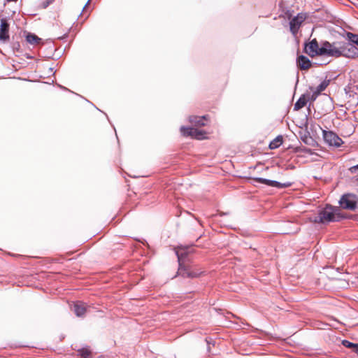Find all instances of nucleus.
<instances>
[{
    "label": "nucleus",
    "mask_w": 358,
    "mask_h": 358,
    "mask_svg": "<svg viewBox=\"0 0 358 358\" xmlns=\"http://www.w3.org/2000/svg\"><path fill=\"white\" fill-rule=\"evenodd\" d=\"M320 47L316 38H313L309 43L305 44L304 52L310 57L321 55Z\"/></svg>",
    "instance_id": "obj_8"
},
{
    "label": "nucleus",
    "mask_w": 358,
    "mask_h": 358,
    "mask_svg": "<svg viewBox=\"0 0 358 358\" xmlns=\"http://www.w3.org/2000/svg\"><path fill=\"white\" fill-rule=\"evenodd\" d=\"M323 138L325 142L331 146L339 147L343 143L342 139L331 131L323 130Z\"/></svg>",
    "instance_id": "obj_6"
},
{
    "label": "nucleus",
    "mask_w": 358,
    "mask_h": 358,
    "mask_svg": "<svg viewBox=\"0 0 358 358\" xmlns=\"http://www.w3.org/2000/svg\"><path fill=\"white\" fill-rule=\"evenodd\" d=\"M306 17L307 16L305 13H300L290 20L289 30L294 36L297 34L300 27L306 19Z\"/></svg>",
    "instance_id": "obj_5"
},
{
    "label": "nucleus",
    "mask_w": 358,
    "mask_h": 358,
    "mask_svg": "<svg viewBox=\"0 0 358 358\" xmlns=\"http://www.w3.org/2000/svg\"><path fill=\"white\" fill-rule=\"evenodd\" d=\"M78 353L81 358H90L92 355L90 349L86 348L78 350Z\"/></svg>",
    "instance_id": "obj_18"
},
{
    "label": "nucleus",
    "mask_w": 358,
    "mask_h": 358,
    "mask_svg": "<svg viewBox=\"0 0 358 358\" xmlns=\"http://www.w3.org/2000/svg\"><path fill=\"white\" fill-rule=\"evenodd\" d=\"M339 203L344 209L355 210L357 206L356 202L350 195H343Z\"/></svg>",
    "instance_id": "obj_10"
},
{
    "label": "nucleus",
    "mask_w": 358,
    "mask_h": 358,
    "mask_svg": "<svg viewBox=\"0 0 358 358\" xmlns=\"http://www.w3.org/2000/svg\"><path fill=\"white\" fill-rule=\"evenodd\" d=\"M282 141L283 140L282 136H277L270 143L269 148L271 150L278 148L282 143Z\"/></svg>",
    "instance_id": "obj_17"
},
{
    "label": "nucleus",
    "mask_w": 358,
    "mask_h": 358,
    "mask_svg": "<svg viewBox=\"0 0 358 358\" xmlns=\"http://www.w3.org/2000/svg\"><path fill=\"white\" fill-rule=\"evenodd\" d=\"M357 169H358V164H357V165H356V166H352V167L350 169V170H351V171H352V172H353L354 171L357 170Z\"/></svg>",
    "instance_id": "obj_25"
},
{
    "label": "nucleus",
    "mask_w": 358,
    "mask_h": 358,
    "mask_svg": "<svg viewBox=\"0 0 358 358\" xmlns=\"http://www.w3.org/2000/svg\"><path fill=\"white\" fill-rule=\"evenodd\" d=\"M357 181H358V178H357Z\"/></svg>",
    "instance_id": "obj_29"
},
{
    "label": "nucleus",
    "mask_w": 358,
    "mask_h": 358,
    "mask_svg": "<svg viewBox=\"0 0 358 358\" xmlns=\"http://www.w3.org/2000/svg\"><path fill=\"white\" fill-rule=\"evenodd\" d=\"M357 45H358V43H357Z\"/></svg>",
    "instance_id": "obj_30"
},
{
    "label": "nucleus",
    "mask_w": 358,
    "mask_h": 358,
    "mask_svg": "<svg viewBox=\"0 0 358 358\" xmlns=\"http://www.w3.org/2000/svg\"><path fill=\"white\" fill-rule=\"evenodd\" d=\"M7 2H16L17 0H6Z\"/></svg>",
    "instance_id": "obj_27"
},
{
    "label": "nucleus",
    "mask_w": 358,
    "mask_h": 358,
    "mask_svg": "<svg viewBox=\"0 0 358 358\" xmlns=\"http://www.w3.org/2000/svg\"><path fill=\"white\" fill-rule=\"evenodd\" d=\"M341 57L355 59L358 57V48L351 43L341 45Z\"/></svg>",
    "instance_id": "obj_4"
},
{
    "label": "nucleus",
    "mask_w": 358,
    "mask_h": 358,
    "mask_svg": "<svg viewBox=\"0 0 358 358\" xmlns=\"http://www.w3.org/2000/svg\"><path fill=\"white\" fill-rule=\"evenodd\" d=\"M180 131L184 136H191L198 140L204 138L205 135L206 134V133L203 130L185 127H182L180 128Z\"/></svg>",
    "instance_id": "obj_7"
},
{
    "label": "nucleus",
    "mask_w": 358,
    "mask_h": 358,
    "mask_svg": "<svg viewBox=\"0 0 358 358\" xmlns=\"http://www.w3.org/2000/svg\"><path fill=\"white\" fill-rule=\"evenodd\" d=\"M208 115H203V116H190L189 117V122L194 124L195 126L198 127H203L206 125L204 120H208Z\"/></svg>",
    "instance_id": "obj_14"
},
{
    "label": "nucleus",
    "mask_w": 358,
    "mask_h": 358,
    "mask_svg": "<svg viewBox=\"0 0 358 358\" xmlns=\"http://www.w3.org/2000/svg\"><path fill=\"white\" fill-rule=\"evenodd\" d=\"M330 80H323L316 88V90H318L319 92H323L329 85Z\"/></svg>",
    "instance_id": "obj_19"
},
{
    "label": "nucleus",
    "mask_w": 358,
    "mask_h": 358,
    "mask_svg": "<svg viewBox=\"0 0 358 358\" xmlns=\"http://www.w3.org/2000/svg\"><path fill=\"white\" fill-rule=\"evenodd\" d=\"M9 40V24L5 19L1 20L0 41L6 42Z\"/></svg>",
    "instance_id": "obj_11"
},
{
    "label": "nucleus",
    "mask_w": 358,
    "mask_h": 358,
    "mask_svg": "<svg viewBox=\"0 0 358 358\" xmlns=\"http://www.w3.org/2000/svg\"><path fill=\"white\" fill-rule=\"evenodd\" d=\"M178 259L179 268L178 275L182 278H196L200 277L204 271L197 266L185 264L183 261L186 257L187 253L184 250L176 251Z\"/></svg>",
    "instance_id": "obj_1"
},
{
    "label": "nucleus",
    "mask_w": 358,
    "mask_h": 358,
    "mask_svg": "<svg viewBox=\"0 0 358 358\" xmlns=\"http://www.w3.org/2000/svg\"><path fill=\"white\" fill-rule=\"evenodd\" d=\"M348 38L352 44L357 45L358 43V35L352 34L351 32H348L347 34Z\"/></svg>",
    "instance_id": "obj_20"
},
{
    "label": "nucleus",
    "mask_w": 358,
    "mask_h": 358,
    "mask_svg": "<svg viewBox=\"0 0 358 358\" xmlns=\"http://www.w3.org/2000/svg\"><path fill=\"white\" fill-rule=\"evenodd\" d=\"M341 45L339 43H329V41H322L320 46L321 56H328L333 57H341Z\"/></svg>",
    "instance_id": "obj_3"
},
{
    "label": "nucleus",
    "mask_w": 358,
    "mask_h": 358,
    "mask_svg": "<svg viewBox=\"0 0 358 358\" xmlns=\"http://www.w3.org/2000/svg\"><path fill=\"white\" fill-rule=\"evenodd\" d=\"M307 96H308V101H314L317 96H316V95L315 94H306Z\"/></svg>",
    "instance_id": "obj_23"
},
{
    "label": "nucleus",
    "mask_w": 358,
    "mask_h": 358,
    "mask_svg": "<svg viewBox=\"0 0 358 358\" xmlns=\"http://www.w3.org/2000/svg\"><path fill=\"white\" fill-rule=\"evenodd\" d=\"M340 211L339 208L327 205L319 213V221L322 223L338 221L343 217Z\"/></svg>",
    "instance_id": "obj_2"
},
{
    "label": "nucleus",
    "mask_w": 358,
    "mask_h": 358,
    "mask_svg": "<svg viewBox=\"0 0 358 358\" xmlns=\"http://www.w3.org/2000/svg\"><path fill=\"white\" fill-rule=\"evenodd\" d=\"M308 101V96L306 94H303L301 96V97L298 99V101L295 103L294 106V109L295 110H299L303 108L307 102Z\"/></svg>",
    "instance_id": "obj_15"
},
{
    "label": "nucleus",
    "mask_w": 358,
    "mask_h": 358,
    "mask_svg": "<svg viewBox=\"0 0 358 358\" xmlns=\"http://www.w3.org/2000/svg\"><path fill=\"white\" fill-rule=\"evenodd\" d=\"M297 65L301 70H308L311 66L310 59L304 55H300L297 58Z\"/></svg>",
    "instance_id": "obj_13"
},
{
    "label": "nucleus",
    "mask_w": 358,
    "mask_h": 358,
    "mask_svg": "<svg viewBox=\"0 0 358 358\" xmlns=\"http://www.w3.org/2000/svg\"><path fill=\"white\" fill-rule=\"evenodd\" d=\"M252 180L259 183H262L271 187H275L277 188H285L290 187L292 185V182H287L285 183H280L275 180H271L262 178H253Z\"/></svg>",
    "instance_id": "obj_9"
},
{
    "label": "nucleus",
    "mask_w": 358,
    "mask_h": 358,
    "mask_svg": "<svg viewBox=\"0 0 358 358\" xmlns=\"http://www.w3.org/2000/svg\"><path fill=\"white\" fill-rule=\"evenodd\" d=\"M342 343L343 345L346 347V348H352L353 349V348H355V346L356 345L357 343H351L347 340H343L342 341Z\"/></svg>",
    "instance_id": "obj_21"
},
{
    "label": "nucleus",
    "mask_w": 358,
    "mask_h": 358,
    "mask_svg": "<svg viewBox=\"0 0 358 358\" xmlns=\"http://www.w3.org/2000/svg\"><path fill=\"white\" fill-rule=\"evenodd\" d=\"M55 0H45L43 1L41 4V8H46L48 7L50 4H52Z\"/></svg>",
    "instance_id": "obj_22"
},
{
    "label": "nucleus",
    "mask_w": 358,
    "mask_h": 358,
    "mask_svg": "<svg viewBox=\"0 0 358 358\" xmlns=\"http://www.w3.org/2000/svg\"><path fill=\"white\" fill-rule=\"evenodd\" d=\"M73 310L78 317L84 316L87 311V306L83 302L77 301L73 305Z\"/></svg>",
    "instance_id": "obj_12"
},
{
    "label": "nucleus",
    "mask_w": 358,
    "mask_h": 358,
    "mask_svg": "<svg viewBox=\"0 0 358 358\" xmlns=\"http://www.w3.org/2000/svg\"><path fill=\"white\" fill-rule=\"evenodd\" d=\"M313 93L315 94L316 95V96H318L321 94V92H319L318 90L316 89L315 91H313Z\"/></svg>",
    "instance_id": "obj_26"
},
{
    "label": "nucleus",
    "mask_w": 358,
    "mask_h": 358,
    "mask_svg": "<svg viewBox=\"0 0 358 358\" xmlns=\"http://www.w3.org/2000/svg\"><path fill=\"white\" fill-rule=\"evenodd\" d=\"M352 351L358 355V344H356L355 348H353Z\"/></svg>",
    "instance_id": "obj_24"
},
{
    "label": "nucleus",
    "mask_w": 358,
    "mask_h": 358,
    "mask_svg": "<svg viewBox=\"0 0 358 358\" xmlns=\"http://www.w3.org/2000/svg\"><path fill=\"white\" fill-rule=\"evenodd\" d=\"M26 41L31 45H38L41 43V38L32 33H27L26 35Z\"/></svg>",
    "instance_id": "obj_16"
},
{
    "label": "nucleus",
    "mask_w": 358,
    "mask_h": 358,
    "mask_svg": "<svg viewBox=\"0 0 358 358\" xmlns=\"http://www.w3.org/2000/svg\"><path fill=\"white\" fill-rule=\"evenodd\" d=\"M349 1H350L352 4H356V3H355V2L352 1L351 0H349Z\"/></svg>",
    "instance_id": "obj_28"
}]
</instances>
